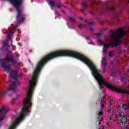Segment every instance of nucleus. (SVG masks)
<instances>
[{"label": "nucleus", "instance_id": "1", "mask_svg": "<svg viewBox=\"0 0 129 129\" xmlns=\"http://www.w3.org/2000/svg\"><path fill=\"white\" fill-rule=\"evenodd\" d=\"M117 32H116V31H112L111 33H110V39L111 40H112V41H111L109 43V45L104 43H102V45H103V53H106V51L107 50V49L109 48V46L116 48L118 45L121 44V39H120V38L123 37V28H120L117 29ZM117 33L118 34H117Z\"/></svg>", "mask_w": 129, "mask_h": 129}, {"label": "nucleus", "instance_id": "2", "mask_svg": "<svg viewBox=\"0 0 129 129\" xmlns=\"http://www.w3.org/2000/svg\"><path fill=\"white\" fill-rule=\"evenodd\" d=\"M94 4L98 6H103V7L99 10L100 13L102 14L104 13H108V12H113L115 10V4L113 1H108L107 3H102L97 1V0H93L91 1V7L93 8Z\"/></svg>", "mask_w": 129, "mask_h": 129}, {"label": "nucleus", "instance_id": "3", "mask_svg": "<svg viewBox=\"0 0 129 129\" xmlns=\"http://www.w3.org/2000/svg\"><path fill=\"white\" fill-rule=\"evenodd\" d=\"M7 62H11L12 64H15L18 63V60L14 59V55H12L10 56V54H7L6 58L3 60L2 59L0 60L1 67L4 69V71L10 72L11 71V68L10 66L6 64Z\"/></svg>", "mask_w": 129, "mask_h": 129}, {"label": "nucleus", "instance_id": "4", "mask_svg": "<svg viewBox=\"0 0 129 129\" xmlns=\"http://www.w3.org/2000/svg\"><path fill=\"white\" fill-rule=\"evenodd\" d=\"M108 88L113 90V91H116V92H118L119 93H122L125 94H129V91L124 90L123 89H120L115 86H113L108 83Z\"/></svg>", "mask_w": 129, "mask_h": 129}, {"label": "nucleus", "instance_id": "5", "mask_svg": "<svg viewBox=\"0 0 129 129\" xmlns=\"http://www.w3.org/2000/svg\"><path fill=\"white\" fill-rule=\"evenodd\" d=\"M19 84H20V83H16V82H13V84L10 85V87L7 91H2L1 92V95L2 96H5L6 94H7L8 91H10V90H16V88H17Z\"/></svg>", "mask_w": 129, "mask_h": 129}, {"label": "nucleus", "instance_id": "6", "mask_svg": "<svg viewBox=\"0 0 129 129\" xmlns=\"http://www.w3.org/2000/svg\"><path fill=\"white\" fill-rule=\"evenodd\" d=\"M10 77L16 81H18V72L17 71H12L10 74Z\"/></svg>", "mask_w": 129, "mask_h": 129}, {"label": "nucleus", "instance_id": "7", "mask_svg": "<svg viewBox=\"0 0 129 129\" xmlns=\"http://www.w3.org/2000/svg\"><path fill=\"white\" fill-rule=\"evenodd\" d=\"M122 125L124 124V123H126V124H128V122H127V116L126 115L123 116L121 119H120Z\"/></svg>", "mask_w": 129, "mask_h": 129}, {"label": "nucleus", "instance_id": "8", "mask_svg": "<svg viewBox=\"0 0 129 129\" xmlns=\"http://www.w3.org/2000/svg\"><path fill=\"white\" fill-rule=\"evenodd\" d=\"M81 4L83 9H81V12L84 13L87 10V9H88V8H89V6L84 2H82Z\"/></svg>", "mask_w": 129, "mask_h": 129}, {"label": "nucleus", "instance_id": "9", "mask_svg": "<svg viewBox=\"0 0 129 129\" xmlns=\"http://www.w3.org/2000/svg\"><path fill=\"white\" fill-rule=\"evenodd\" d=\"M9 47H10V46L8 44V42H6L3 44V45L2 46V49L4 51H9Z\"/></svg>", "mask_w": 129, "mask_h": 129}, {"label": "nucleus", "instance_id": "10", "mask_svg": "<svg viewBox=\"0 0 129 129\" xmlns=\"http://www.w3.org/2000/svg\"><path fill=\"white\" fill-rule=\"evenodd\" d=\"M101 64L102 66H106L107 65V61H106V57L105 56L102 58Z\"/></svg>", "mask_w": 129, "mask_h": 129}, {"label": "nucleus", "instance_id": "11", "mask_svg": "<svg viewBox=\"0 0 129 129\" xmlns=\"http://www.w3.org/2000/svg\"><path fill=\"white\" fill-rule=\"evenodd\" d=\"M9 111H10L9 109H8L5 111L4 114L2 115V117L0 118V122L3 121V120L5 119V118H6V115L8 113V112H9Z\"/></svg>", "mask_w": 129, "mask_h": 129}, {"label": "nucleus", "instance_id": "12", "mask_svg": "<svg viewBox=\"0 0 129 129\" xmlns=\"http://www.w3.org/2000/svg\"><path fill=\"white\" fill-rule=\"evenodd\" d=\"M58 3H55V7H56L58 9H61V8L63 7V5H62V3H61V2H60V0H58Z\"/></svg>", "mask_w": 129, "mask_h": 129}, {"label": "nucleus", "instance_id": "13", "mask_svg": "<svg viewBox=\"0 0 129 129\" xmlns=\"http://www.w3.org/2000/svg\"><path fill=\"white\" fill-rule=\"evenodd\" d=\"M55 5H56V4L55 3V2H54V1H50L49 3V5L50 6V8H51V9H53V8H54V7H55Z\"/></svg>", "mask_w": 129, "mask_h": 129}, {"label": "nucleus", "instance_id": "14", "mask_svg": "<svg viewBox=\"0 0 129 129\" xmlns=\"http://www.w3.org/2000/svg\"><path fill=\"white\" fill-rule=\"evenodd\" d=\"M115 118H121L122 117V116H121V114L120 112H117L115 115Z\"/></svg>", "mask_w": 129, "mask_h": 129}, {"label": "nucleus", "instance_id": "15", "mask_svg": "<svg viewBox=\"0 0 129 129\" xmlns=\"http://www.w3.org/2000/svg\"><path fill=\"white\" fill-rule=\"evenodd\" d=\"M70 22H72V23H73V24H76V23H77L76 20H75V19H74L73 17H70Z\"/></svg>", "mask_w": 129, "mask_h": 129}, {"label": "nucleus", "instance_id": "16", "mask_svg": "<svg viewBox=\"0 0 129 129\" xmlns=\"http://www.w3.org/2000/svg\"><path fill=\"white\" fill-rule=\"evenodd\" d=\"M6 110V106H3L2 108L0 110V114H3L4 111Z\"/></svg>", "mask_w": 129, "mask_h": 129}, {"label": "nucleus", "instance_id": "17", "mask_svg": "<svg viewBox=\"0 0 129 129\" xmlns=\"http://www.w3.org/2000/svg\"><path fill=\"white\" fill-rule=\"evenodd\" d=\"M85 22L87 23V24H88V25H89V26H92V25H93V24H94V22H89V21H88V20H86Z\"/></svg>", "mask_w": 129, "mask_h": 129}, {"label": "nucleus", "instance_id": "18", "mask_svg": "<svg viewBox=\"0 0 129 129\" xmlns=\"http://www.w3.org/2000/svg\"><path fill=\"white\" fill-rule=\"evenodd\" d=\"M114 18H119V13L117 12H115L114 13Z\"/></svg>", "mask_w": 129, "mask_h": 129}, {"label": "nucleus", "instance_id": "19", "mask_svg": "<svg viewBox=\"0 0 129 129\" xmlns=\"http://www.w3.org/2000/svg\"><path fill=\"white\" fill-rule=\"evenodd\" d=\"M128 124H126V123H125L123 125L124 126V129H128L129 128V125H128Z\"/></svg>", "mask_w": 129, "mask_h": 129}, {"label": "nucleus", "instance_id": "20", "mask_svg": "<svg viewBox=\"0 0 129 129\" xmlns=\"http://www.w3.org/2000/svg\"><path fill=\"white\" fill-rule=\"evenodd\" d=\"M122 107L124 109H127V108H128V107L126 105H125V104H122Z\"/></svg>", "mask_w": 129, "mask_h": 129}, {"label": "nucleus", "instance_id": "21", "mask_svg": "<svg viewBox=\"0 0 129 129\" xmlns=\"http://www.w3.org/2000/svg\"><path fill=\"white\" fill-rule=\"evenodd\" d=\"M105 103V102H103V101H101V108H104V104Z\"/></svg>", "mask_w": 129, "mask_h": 129}, {"label": "nucleus", "instance_id": "22", "mask_svg": "<svg viewBox=\"0 0 129 129\" xmlns=\"http://www.w3.org/2000/svg\"><path fill=\"white\" fill-rule=\"evenodd\" d=\"M7 33L8 34V35H12V34H13V31H12V30H8L7 31Z\"/></svg>", "mask_w": 129, "mask_h": 129}, {"label": "nucleus", "instance_id": "23", "mask_svg": "<svg viewBox=\"0 0 129 129\" xmlns=\"http://www.w3.org/2000/svg\"><path fill=\"white\" fill-rule=\"evenodd\" d=\"M102 35V33H97L96 34V36L97 37H98V38H100V36H101Z\"/></svg>", "mask_w": 129, "mask_h": 129}, {"label": "nucleus", "instance_id": "24", "mask_svg": "<svg viewBox=\"0 0 129 129\" xmlns=\"http://www.w3.org/2000/svg\"><path fill=\"white\" fill-rule=\"evenodd\" d=\"M55 15H56V16H57V17H60V14H59L58 13V11H55Z\"/></svg>", "mask_w": 129, "mask_h": 129}, {"label": "nucleus", "instance_id": "25", "mask_svg": "<svg viewBox=\"0 0 129 129\" xmlns=\"http://www.w3.org/2000/svg\"><path fill=\"white\" fill-rule=\"evenodd\" d=\"M124 80H125V79L124 78V77H122L121 78V82H124Z\"/></svg>", "mask_w": 129, "mask_h": 129}, {"label": "nucleus", "instance_id": "26", "mask_svg": "<svg viewBox=\"0 0 129 129\" xmlns=\"http://www.w3.org/2000/svg\"><path fill=\"white\" fill-rule=\"evenodd\" d=\"M16 100H17V98L13 99V100H12V104H15V102Z\"/></svg>", "mask_w": 129, "mask_h": 129}, {"label": "nucleus", "instance_id": "27", "mask_svg": "<svg viewBox=\"0 0 129 129\" xmlns=\"http://www.w3.org/2000/svg\"><path fill=\"white\" fill-rule=\"evenodd\" d=\"M109 57L110 58H111V57H112V52H110L109 53Z\"/></svg>", "mask_w": 129, "mask_h": 129}, {"label": "nucleus", "instance_id": "28", "mask_svg": "<svg viewBox=\"0 0 129 129\" xmlns=\"http://www.w3.org/2000/svg\"><path fill=\"white\" fill-rule=\"evenodd\" d=\"M104 99H105V97H103L102 98V101H103V102H105V100H104Z\"/></svg>", "mask_w": 129, "mask_h": 129}, {"label": "nucleus", "instance_id": "29", "mask_svg": "<svg viewBox=\"0 0 129 129\" xmlns=\"http://www.w3.org/2000/svg\"><path fill=\"white\" fill-rule=\"evenodd\" d=\"M98 115H99V116H100V115H102V112H101V111H99V112H98Z\"/></svg>", "mask_w": 129, "mask_h": 129}, {"label": "nucleus", "instance_id": "30", "mask_svg": "<svg viewBox=\"0 0 129 129\" xmlns=\"http://www.w3.org/2000/svg\"><path fill=\"white\" fill-rule=\"evenodd\" d=\"M111 75H112V76H113V77H115V74H114V73L112 72V73H111Z\"/></svg>", "mask_w": 129, "mask_h": 129}, {"label": "nucleus", "instance_id": "31", "mask_svg": "<svg viewBox=\"0 0 129 129\" xmlns=\"http://www.w3.org/2000/svg\"><path fill=\"white\" fill-rule=\"evenodd\" d=\"M82 27H83L82 24H80V25H79V28L80 29H82Z\"/></svg>", "mask_w": 129, "mask_h": 129}, {"label": "nucleus", "instance_id": "32", "mask_svg": "<svg viewBox=\"0 0 129 129\" xmlns=\"http://www.w3.org/2000/svg\"><path fill=\"white\" fill-rule=\"evenodd\" d=\"M106 71V68H103V73H104V72H105Z\"/></svg>", "mask_w": 129, "mask_h": 129}, {"label": "nucleus", "instance_id": "33", "mask_svg": "<svg viewBox=\"0 0 129 129\" xmlns=\"http://www.w3.org/2000/svg\"><path fill=\"white\" fill-rule=\"evenodd\" d=\"M7 38H8V39H10L11 38V34H8Z\"/></svg>", "mask_w": 129, "mask_h": 129}, {"label": "nucleus", "instance_id": "34", "mask_svg": "<svg viewBox=\"0 0 129 129\" xmlns=\"http://www.w3.org/2000/svg\"><path fill=\"white\" fill-rule=\"evenodd\" d=\"M98 41L99 42V43H101L102 42L101 39L100 38H98Z\"/></svg>", "mask_w": 129, "mask_h": 129}, {"label": "nucleus", "instance_id": "35", "mask_svg": "<svg viewBox=\"0 0 129 129\" xmlns=\"http://www.w3.org/2000/svg\"><path fill=\"white\" fill-rule=\"evenodd\" d=\"M90 30L91 31V32L92 33H93L94 31H93V29H92V28H90Z\"/></svg>", "mask_w": 129, "mask_h": 129}, {"label": "nucleus", "instance_id": "36", "mask_svg": "<svg viewBox=\"0 0 129 129\" xmlns=\"http://www.w3.org/2000/svg\"><path fill=\"white\" fill-rule=\"evenodd\" d=\"M16 97H17V98H19V97H21V96L19 94H17Z\"/></svg>", "mask_w": 129, "mask_h": 129}, {"label": "nucleus", "instance_id": "37", "mask_svg": "<svg viewBox=\"0 0 129 129\" xmlns=\"http://www.w3.org/2000/svg\"><path fill=\"white\" fill-rule=\"evenodd\" d=\"M109 102H110V106H111V103H112V100H110Z\"/></svg>", "mask_w": 129, "mask_h": 129}, {"label": "nucleus", "instance_id": "38", "mask_svg": "<svg viewBox=\"0 0 129 129\" xmlns=\"http://www.w3.org/2000/svg\"><path fill=\"white\" fill-rule=\"evenodd\" d=\"M88 43H89V44H92V41H91V40H89Z\"/></svg>", "mask_w": 129, "mask_h": 129}, {"label": "nucleus", "instance_id": "39", "mask_svg": "<svg viewBox=\"0 0 129 129\" xmlns=\"http://www.w3.org/2000/svg\"><path fill=\"white\" fill-rule=\"evenodd\" d=\"M21 76H22V74H20L19 76H17V78H18V77H21Z\"/></svg>", "mask_w": 129, "mask_h": 129}, {"label": "nucleus", "instance_id": "40", "mask_svg": "<svg viewBox=\"0 0 129 129\" xmlns=\"http://www.w3.org/2000/svg\"><path fill=\"white\" fill-rule=\"evenodd\" d=\"M86 40H89V37L86 36Z\"/></svg>", "mask_w": 129, "mask_h": 129}, {"label": "nucleus", "instance_id": "41", "mask_svg": "<svg viewBox=\"0 0 129 129\" xmlns=\"http://www.w3.org/2000/svg\"><path fill=\"white\" fill-rule=\"evenodd\" d=\"M62 13H63V14H65V11L62 10Z\"/></svg>", "mask_w": 129, "mask_h": 129}, {"label": "nucleus", "instance_id": "42", "mask_svg": "<svg viewBox=\"0 0 129 129\" xmlns=\"http://www.w3.org/2000/svg\"><path fill=\"white\" fill-rule=\"evenodd\" d=\"M100 32H101V33H102V32H103V30H101L100 31Z\"/></svg>", "mask_w": 129, "mask_h": 129}, {"label": "nucleus", "instance_id": "43", "mask_svg": "<svg viewBox=\"0 0 129 129\" xmlns=\"http://www.w3.org/2000/svg\"><path fill=\"white\" fill-rule=\"evenodd\" d=\"M110 120H111V116H110Z\"/></svg>", "mask_w": 129, "mask_h": 129}, {"label": "nucleus", "instance_id": "44", "mask_svg": "<svg viewBox=\"0 0 129 129\" xmlns=\"http://www.w3.org/2000/svg\"><path fill=\"white\" fill-rule=\"evenodd\" d=\"M8 82H12V80H9Z\"/></svg>", "mask_w": 129, "mask_h": 129}, {"label": "nucleus", "instance_id": "45", "mask_svg": "<svg viewBox=\"0 0 129 129\" xmlns=\"http://www.w3.org/2000/svg\"><path fill=\"white\" fill-rule=\"evenodd\" d=\"M99 124H101V122H99Z\"/></svg>", "mask_w": 129, "mask_h": 129}, {"label": "nucleus", "instance_id": "46", "mask_svg": "<svg viewBox=\"0 0 129 129\" xmlns=\"http://www.w3.org/2000/svg\"><path fill=\"white\" fill-rule=\"evenodd\" d=\"M80 20H82V18L80 17Z\"/></svg>", "mask_w": 129, "mask_h": 129}, {"label": "nucleus", "instance_id": "47", "mask_svg": "<svg viewBox=\"0 0 129 129\" xmlns=\"http://www.w3.org/2000/svg\"><path fill=\"white\" fill-rule=\"evenodd\" d=\"M67 25L68 26H69V25L68 23H67Z\"/></svg>", "mask_w": 129, "mask_h": 129}, {"label": "nucleus", "instance_id": "48", "mask_svg": "<svg viewBox=\"0 0 129 129\" xmlns=\"http://www.w3.org/2000/svg\"><path fill=\"white\" fill-rule=\"evenodd\" d=\"M91 14H93V13H92V12H91Z\"/></svg>", "mask_w": 129, "mask_h": 129}, {"label": "nucleus", "instance_id": "49", "mask_svg": "<svg viewBox=\"0 0 129 129\" xmlns=\"http://www.w3.org/2000/svg\"><path fill=\"white\" fill-rule=\"evenodd\" d=\"M128 3L129 4V0L128 1Z\"/></svg>", "mask_w": 129, "mask_h": 129}, {"label": "nucleus", "instance_id": "50", "mask_svg": "<svg viewBox=\"0 0 129 129\" xmlns=\"http://www.w3.org/2000/svg\"><path fill=\"white\" fill-rule=\"evenodd\" d=\"M99 95H100V96H101V94H99Z\"/></svg>", "mask_w": 129, "mask_h": 129}, {"label": "nucleus", "instance_id": "51", "mask_svg": "<svg viewBox=\"0 0 129 129\" xmlns=\"http://www.w3.org/2000/svg\"><path fill=\"white\" fill-rule=\"evenodd\" d=\"M89 1H90V0H89Z\"/></svg>", "mask_w": 129, "mask_h": 129}]
</instances>
